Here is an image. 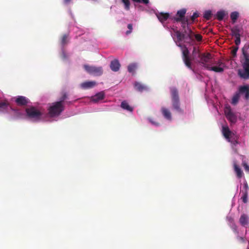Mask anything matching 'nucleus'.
<instances>
[{
	"mask_svg": "<svg viewBox=\"0 0 249 249\" xmlns=\"http://www.w3.org/2000/svg\"><path fill=\"white\" fill-rule=\"evenodd\" d=\"M197 62L201 64L203 67L209 71L215 72H222L224 71L225 64L220 60L218 61L213 60L212 56L209 53H202L200 59L197 60Z\"/></svg>",
	"mask_w": 249,
	"mask_h": 249,
	"instance_id": "1",
	"label": "nucleus"
},
{
	"mask_svg": "<svg viewBox=\"0 0 249 249\" xmlns=\"http://www.w3.org/2000/svg\"><path fill=\"white\" fill-rule=\"evenodd\" d=\"M202 55V53H201L199 52L198 53L192 54L191 58L189 56V51L188 49L186 46H184V49L182 50V60L184 63H185L186 66L190 70H192L193 69L191 66V61L192 60L197 62V60L200 59Z\"/></svg>",
	"mask_w": 249,
	"mask_h": 249,
	"instance_id": "2",
	"label": "nucleus"
},
{
	"mask_svg": "<svg viewBox=\"0 0 249 249\" xmlns=\"http://www.w3.org/2000/svg\"><path fill=\"white\" fill-rule=\"evenodd\" d=\"M243 54L244 57V62L242 63L243 69L238 71L239 76L243 79L249 78V54L243 48Z\"/></svg>",
	"mask_w": 249,
	"mask_h": 249,
	"instance_id": "3",
	"label": "nucleus"
},
{
	"mask_svg": "<svg viewBox=\"0 0 249 249\" xmlns=\"http://www.w3.org/2000/svg\"><path fill=\"white\" fill-rule=\"evenodd\" d=\"M65 109L64 105L60 102H55L52 103L48 108V113L51 117L59 116Z\"/></svg>",
	"mask_w": 249,
	"mask_h": 249,
	"instance_id": "4",
	"label": "nucleus"
},
{
	"mask_svg": "<svg viewBox=\"0 0 249 249\" xmlns=\"http://www.w3.org/2000/svg\"><path fill=\"white\" fill-rule=\"evenodd\" d=\"M171 93L172 96V106L173 108L179 112H182V110L180 107L178 92L177 89L175 88H171Z\"/></svg>",
	"mask_w": 249,
	"mask_h": 249,
	"instance_id": "5",
	"label": "nucleus"
},
{
	"mask_svg": "<svg viewBox=\"0 0 249 249\" xmlns=\"http://www.w3.org/2000/svg\"><path fill=\"white\" fill-rule=\"evenodd\" d=\"M27 116L32 119L39 120L41 115V112L34 107L27 108L25 109Z\"/></svg>",
	"mask_w": 249,
	"mask_h": 249,
	"instance_id": "6",
	"label": "nucleus"
},
{
	"mask_svg": "<svg viewBox=\"0 0 249 249\" xmlns=\"http://www.w3.org/2000/svg\"><path fill=\"white\" fill-rule=\"evenodd\" d=\"M84 68L89 73L96 76H100L103 73V69L101 67H96L85 65Z\"/></svg>",
	"mask_w": 249,
	"mask_h": 249,
	"instance_id": "7",
	"label": "nucleus"
},
{
	"mask_svg": "<svg viewBox=\"0 0 249 249\" xmlns=\"http://www.w3.org/2000/svg\"><path fill=\"white\" fill-rule=\"evenodd\" d=\"M225 114L227 119L231 123H235L236 122L237 118L235 114L231 111L230 107H226Z\"/></svg>",
	"mask_w": 249,
	"mask_h": 249,
	"instance_id": "8",
	"label": "nucleus"
},
{
	"mask_svg": "<svg viewBox=\"0 0 249 249\" xmlns=\"http://www.w3.org/2000/svg\"><path fill=\"white\" fill-rule=\"evenodd\" d=\"M249 190V187L248 184L247 182H245L243 184V190L241 191V193L242 194L241 199L244 203H247L248 202Z\"/></svg>",
	"mask_w": 249,
	"mask_h": 249,
	"instance_id": "9",
	"label": "nucleus"
},
{
	"mask_svg": "<svg viewBox=\"0 0 249 249\" xmlns=\"http://www.w3.org/2000/svg\"><path fill=\"white\" fill-rule=\"evenodd\" d=\"M15 102L19 106H25L30 103L28 98L23 96H18L15 99Z\"/></svg>",
	"mask_w": 249,
	"mask_h": 249,
	"instance_id": "10",
	"label": "nucleus"
},
{
	"mask_svg": "<svg viewBox=\"0 0 249 249\" xmlns=\"http://www.w3.org/2000/svg\"><path fill=\"white\" fill-rule=\"evenodd\" d=\"M186 12V9H182L178 10L177 13L176 17L174 18V20L177 22H180V21L182 20L184 18H185V15Z\"/></svg>",
	"mask_w": 249,
	"mask_h": 249,
	"instance_id": "11",
	"label": "nucleus"
},
{
	"mask_svg": "<svg viewBox=\"0 0 249 249\" xmlns=\"http://www.w3.org/2000/svg\"><path fill=\"white\" fill-rule=\"evenodd\" d=\"M121 67V64L118 59H114L111 61L110 64V68L111 70L115 72L119 71Z\"/></svg>",
	"mask_w": 249,
	"mask_h": 249,
	"instance_id": "12",
	"label": "nucleus"
},
{
	"mask_svg": "<svg viewBox=\"0 0 249 249\" xmlns=\"http://www.w3.org/2000/svg\"><path fill=\"white\" fill-rule=\"evenodd\" d=\"M239 94H245V99L248 100L249 99V86L248 85L241 86L239 88Z\"/></svg>",
	"mask_w": 249,
	"mask_h": 249,
	"instance_id": "13",
	"label": "nucleus"
},
{
	"mask_svg": "<svg viewBox=\"0 0 249 249\" xmlns=\"http://www.w3.org/2000/svg\"><path fill=\"white\" fill-rule=\"evenodd\" d=\"M156 15L159 20L162 23L166 21L170 16L168 13L160 12L157 13Z\"/></svg>",
	"mask_w": 249,
	"mask_h": 249,
	"instance_id": "14",
	"label": "nucleus"
},
{
	"mask_svg": "<svg viewBox=\"0 0 249 249\" xmlns=\"http://www.w3.org/2000/svg\"><path fill=\"white\" fill-rule=\"evenodd\" d=\"M163 116L168 120H172V115L170 111L165 107H162L160 109Z\"/></svg>",
	"mask_w": 249,
	"mask_h": 249,
	"instance_id": "15",
	"label": "nucleus"
},
{
	"mask_svg": "<svg viewBox=\"0 0 249 249\" xmlns=\"http://www.w3.org/2000/svg\"><path fill=\"white\" fill-rule=\"evenodd\" d=\"M222 133L224 137L228 141H230V139L232 136V132L230 130L228 126H223Z\"/></svg>",
	"mask_w": 249,
	"mask_h": 249,
	"instance_id": "16",
	"label": "nucleus"
},
{
	"mask_svg": "<svg viewBox=\"0 0 249 249\" xmlns=\"http://www.w3.org/2000/svg\"><path fill=\"white\" fill-rule=\"evenodd\" d=\"M182 32L185 34V37L186 38L188 37L190 40L193 39L194 37V33L188 26H187V27L182 29Z\"/></svg>",
	"mask_w": 249,
	"mask_h": 249,
	"instance_id": "17",
	"label": "nucleus"
},
{
	"mask_svg": "<svg viewBox=\"0 0 249 249\" xmlns=\"http://www.w3.org/2000/svg\"><path fill=\"white\" fill-rule=\"evenodd\" d=\"M96 84L94 81H87L81 83L80 86L83 89H89L94 87Z\"/></svg>",
	"mask_w": 249,
	"mask_h": 249,
	"instance_id": "18",
	"label": "nucleus"
},
{
	"mask_svg": "<svg viewBox=\"0 0 249 249\" xmlns=\"http://www.w3.org/2000/svg\"><path fill=\"white\" fill-rule=\"evenodd\" d=\"M134 86L135 89L140 92H142L147 89L146 86L138 82H135Z\"/></svg>",
	"mask_w": 249,
	"mask_h": 249,
	"instance_id": "19",
	"label": "nucleus"
},
{
	"mask_svg": "<svg viewBox=\"0 0 249 249\" xmlns=\"http://www.w3.org/2000/svg\"><path fill=\"white\" fill-rule=\"evenodd\" d=\"M233 168L236 174L237 177L238 178H241L244 175L243 172L241 168L235 162H234L233 163Z\"/></svg>",
	"mask_w": 249,
	"mask_h": 249,
	"instance_id": "20",
	"label": "nucleus"
},
{
	"mask_svg": "<svg viewBox=\"0 0 249 249\" xmlns=\"http://www.w3.org/2000/svg\"><path fill=\"white\" fill-rule=\"evenodd\" d=\"M239 222L243 226L245 227L249 224V217L246 214H243L241 215L239 219Z\"/></svg>",
	"mask_w": 249,
	"mask_h": 249,
	"instance_id": "21",
	"label": "nucleus"
},
{
	"mask_svg": "<svg viewBox=\"0 0 249 249\" xmlns=\"http://www.w3.org/2000/svg\"><path fill=\"white\" fill-rule=\"evenodd\" d=\"M105 97V94L103 92H100L96 94L94 96L92 97V101L95 103L102 100Z\"/></svg>",
	"mask_w": 249,
	"mask_h": 249,
	"instance_id": "22",
	"label": "nucleus"
},
{
	"mask_svg": "<svg viewBox=\"0 0 249 249\" xmlns=\"http://www.w3.org/2000/svg\"><path fill=\"white\" fill-rule=\"evenodd\" d=\"M121 107L128 111L132 112L133 111V107L129 106L126 101H123L121 104Z\"/></svg>",
	"mask_w": 249,
	"mask_h": 249,
	"instance_id": "23",
	"label": "nucleus"
},
{
	"mask_svg": "<svg viewBox=\"0 0 249 249\" xmlns=\"http://www.w3.org/2000/svg\"><path fill=\"white\" fill-rule=\"evenodd\" d=\"M231 36L237 37L241 36L240 32L241 30L238 26H235L233 28H231Z\"/></svg>",
	"mask_w": 249,
	"mask_h": 249,
	"instance_id": "24",
	"label": "nucleus"
},
{
	"mask_svg": "<svg viewBox=\"0 0 249 249\" xmlns=\"http://www.w3.org/2000/svg\"><path fill=\"white\" fill-rule=\"evenodd\" d=\"M175 33L178 41H182L185 38H186L185 37V34L183 33L182 31L181 32L178 30H176L175 31Z\"/></svg>",
	"mask_w": 249,
	"mask_h": 249,
	"instance_id": "25",
	"label": "nucleus"
},
{
	"mask_svg": "<svg viewBox=\"0 0 249 249\" xmlns=\"http://www.w3.org/2000/svg\"><path fill=\"white\" fill-rule=\"evenodd\" d=\"M137 64L135 63L129 64L127 67L128 71L130 73H132V74L134 73L135 71L137 69Z\"/></svg>",
	"mask_w": 249,
	"mask_h": 249,
	"instance_id": "26",
	"label": "nucleus"
},
{
	"mask_svg": "<svg viewBox=\"0 0 249 249\" xmlns=\"http://www.w3.org/2000/svg\"><path fill=\"white\" fill-rule=\"evenodd\" d=\"M225 15L226 13L225 11H219L216 13V18L218 20L221 21L223 20Z\"/></svg>",
	"mask_w": 249,
	"mask_h": 249,
	"instance_id": "27",
	"label": "nucleus"
},
{
	"mask_svg": "<svg viewBox=\"0 0 249 249\" xmlns=\"http://www.w3.org/2000/svg\"><path fill=\"white\" fill-rule=\"evenodd\" d=\"M61 96L60 98L59 101L58 102H60L61 105H64V101L68 98V96L66 92H62L61 93Z\"/></svg>",
	"mask_w": 249,
	"mask_h": 249,
	"instance_id": "28",
	"label": "nucleus"
},
{
	"mask_svg": "<svg viewBox=\"0 0 249 249\" xmlns=\"http://www.w3.org/2000/svg\"><path fill=\"white\" fill-rule=\"evenodd\" d=\"M240 94L239 93H235L232 97L231 104L234 105H236L238 102Z\"/></svg>",
	"mask_w": 249,
	"mask_h": 249,
	"instance_id": "29",
	"label": "nucleus"
},
{
	"mask_svg": "<svg viewBox=\"0 0 249 249\" xmlns=\"http://www.w3.org/2000/svg\"><path fill=\"white\" fill-rule=\"evenodd\" d=\"M181 23V27L182 29L187 27L189 24V19L187 18H184L182 20L180 21Z\"/></svg>",
	"mask_w": 249,
	"mask_h": 249,
	"instance_id": "30",
	"label": "nucleus"
},
{
	"mask_svg": "<svg viewBox=\"0 0 249 249\" xmlns=\"http://www.w3.org/2000/svg\"><path fill=\"white\" fill-rule=\"evenodd\" d=\"M239 16V14L237 12H232L231 14V18L232 20L233 23H234L237 20Z\"/></svg>",
	"mask_w": 249,
	"mask_h": 249,
	"instance_id": "31",
	"label": "nucleus"
},
{
	"mask_svg": "<svg viewBox=\"0 0 249 249\" xmlns=\"http://www.w3.org/2000/svg\"><path fill=\"white\" fill-rule=\"evenodd\" d=\"M212 12L211 11L208 10L205 12L204 14V18L207 20H209L212 17Z\"/></svg>",
	"mask_w": 249,
	"mask_h": 249,
	"instance_id": "32",
	"label": "nucleus"
},
{
	"mask_svg": "<svg viewBox=\"0 0 249 249\" xmlns=\"http://www.w3.org/2000/svg\"><path fill=\"white\" fill-rule=\"evenodd\" d=\"M122 2L124 5V8L126 10H129L130 9V1L129 0H122Z\"/></svg>",
	"mask_w": 249,
	"mask_h": 249,
	"instance_id": "33",
	"label": "nucleus"
},
{
	"mask_svg": "<svg viewBox=\"0 0 249 249\" xmlns=\"http://www.w3.org/2000/svg\"><path fill=\"white\" fill-rule=\"evenodd\" d=\"M68 37V35L66 34H65L62 36L61 41L62 45L64 46L67 43Z\"/></svg>",
	"mask_w": 249,
	"mask_h": 249,
	"instance_id": "34",
	"label": "nucleus"
},
{
	"mask_svg": "<svg viewBox=\"0 0 249 249\" xmlns=\"http://www.w3.org/2000/svg\"><path fill=\"white\" fill-rule=\"evenodd\" d=\"M228 141L230 142L232 144H233L234 145L238 143L237 139V138H235V137H233V136H231L230 139V141Z\"/></svg>",
	"mask_w": 249,
	"mask_h": 249,
	"instance_id": "35",
	"label": "nucleus"
},
{
	"mask_svg": "<svg viewBox=\"0 0 249 249\" xmlns=\"http://www.w3.org/2000/svg\"><path fill=\"white\" fill-rule=\"evenodd\" d=\"M148 120L151 123V124H152L154 125L158 126H159L160 124L159 122L153 120V119L152 118H149Z\"/></svg>",
	"mask_w": 249,
	"mask_h": 249,
	"instance_id": "36",
	"label": "nucleus"
},
{
	"mask_svg": "<svg viewBox=\"0 0 249 249\" xmlns=\"http://www.w3.org/2000/svg\"><path fill=\"white\" fill-rule=\"evenodd\" d=\"M127 28L128 29V30L125 33L126 35H129L132 32V30L133 29L132 24H128L127 25Z\"/></svg>",
	"mask_w": 249,
	"mask_h": 249,
	"instance_id": "37",
	"label": "nucleus"
},
{
	"mask_svg": "<svg viewBox=\"0 0 249 249\" xmlns=\"http://www.w3.org/2000/svg\"><path fill=\"white\" fill-rule=\"evenodd\" d=\"M199 17V14L197 12L194 13L193 15L191 17L192 22H193L195 19Z\"/></svg>",
	"mask_w": 249,
	"mask_h": 249,
	"instance_id": "38",
	"label": "nucleus"
},
{
	"mask_svg": "<svg viewBox=\"0 0 249 249\" xmlns=\"http://www.w3.org/2000/svg\"><path fill=\"white\" fill-rule=\"evenodd\" d=\"M246 172H249V166L245 161H243L242 164Z\"/></svg>",
	"mask_w": 249,
	"mask_h": 249,
	"instance_id": "39",
	"label": "nucleus"
},
{
	"mask_svg": "<svg viewBox=\"0 0 249 249\" xmlns=\"http://www.w3.org/2000/svg\"><path fill=\"white\" fill-rule=\"evenodd\" d=\"M238 49V48L235 47L233 50L231 51V54L233 57H235L236 55V53L237 52V50Z\"/></svg>",
	"mask_w": 249,
	"mask_h": 249,
	"instance_id": "40",
	"label": "nucleus"
},
{
	"mask_svg": "<svg viewBox=\"0 0 249 249\" xmlns=\"http://www.w3.org/2000/svg\"><path fill=\"white\" fill-rule=\"evenodd\" d=\"M194 36L195 37L196 39L198 41H201L202 39V36L199 34H196V35L194 34Z\"/></svg>",
	"mask_w": 249,
	"mask_h": 249,
	"instance_id": "41",
	"label": "nucleus"
},
{
	"mask_svg": "<svg viewBox=\"0 0 249 249\" xmlns=\"http://www.w3.org/2000/svg\"><path fill=\"white\" fill-rule=\"evenodd\" d=\"M134 2L142 3L144 4H147L149 2V0H139V1H133Z\"/></svg>",
	"mask_w": 249,
	"mask_h": 249,
	"instance_id": "42",
	"label": "nucleus"
},
{
	"mask_svg": "<svg viewBox=\"0 0 249 249\" xmlns=\"http://www.w3.org/2000/svg\"><path fill=\"white\" fill-rule=\"evenodd\" d=\"M241 42L240 36L235 37V44L236 45L238 46Z\"/></svg>",
	"mask_w": 249,
	"mask_h": 249,
	"instance_id": "43",
	"label": "nucleus"
},
{
	"mask_svg": "<svg viewBox=\"0 0 249 249\" xmlns=\"http://www.w3.org/2000/svg\"><path fill=\"white\" fill-rule=\"evenodd\" d=\"M8 104L4 102H0V108H4L7 106Z\"/></svg>",
	"mask_w": 249,
	"mask_h": 249,
	"instance_id": "44",
	"label": "nucleus"
},
{
	"mask_svg": "<svg viewBox=\"0 0 249 249\" xmlns=\"http://www.w3.org/2000/svg\"><path fill=\"white\" fill-rule=\"evenodd\" d=\"M199 52H200V51L199 50V49L198 48H197L196 47H194L193 48V52H192V54L196 53H198Z\"/></svg>",
	"mask_w": 249,
	"mask_h": 249,
	"instance_id": "45",
	"label": "nucleus"
},
{
	"mask_svg": "<svg viewBox=\"0 0 249 249\" xmlns=\"http://www.w3.org/2000/svg\"><path fill=\"white\" fill-rule=\"evenodd\" d=\"M64 0V2L65 3V4H68L70 2V1H71V0Z\"/></svg>",
	"mask_w": 249,
	"mask_h": 249,
	"instance_id": "46",
	"label": "nucleus"
},
{
	"mask_svg": "<svg viewBox=\"0 0 249 249\" xmlns=\"http://www.w3.org/2000/svg\"><path fill=\"white\" fill-rule=\"evenodd\" d=\"M15 113H17L18 117H20L21 115V113H19L18 111H16Z\"/></svg>",
	"mask_w": 249,
	"mask_h": 249,
	"instance_id": "47",
	"label": "nucleus"
},
{
	"mask_svg": "<svg viewBox=\"0 0 249 249\" xmlns=\"http://www.w3.org/2000/svg\"><path fill=\"white\" fill-rule=\"evenodd\" d=\"M240 239H241V240L243 242H244V238H243L241 237V238H240Z\"/></svg>",
	"mask_w": 249,
	"mask_h": 249,
	"instance_id": "48",
	"label": "nucleus"
},
{
	"mask_svg": "<svg viewBox=\"0 0 249 249\" xmlns=\"http://www.w3.org/2000/svg\"><path fill=\"white\" fill-rule=\"evenodd\" d=\"M132 1H139V0H132Z\"/></svg>",
	"mask_w": 249,
	"mask_h": 249,
	"instance_id": "49",
	"label": "nucleus"
},
{
	"mask_svg": "<svg viewBox=\"0 0 249 249\" xmlns=\"http://www.w3.org/2000/svg\"><path fill=\"white\" fill-rule=\"evenodd\" d=\"M66 57L65 54H64V57Z\"/></svg>",
	"mask_w": 249,
	"mask_h": 249,
	"instance_id": "50",
	"label": "nucleus"
}]
</instances>
